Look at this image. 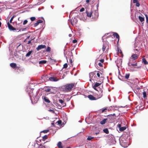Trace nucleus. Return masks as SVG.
<instances>
[{"instance_id":"1","label":"nucleus","mask_w":148,"mask_h":148,"mask_svg":"<svg viewBox=\"0 0 148 148\" xmlns=\"http://www.w3.org/2000/svg\"><path fill=\"white\" fill-rule=\"evenodd\" d=\"M74 84L71 83L66 84L65 85V90L67 92L71 91L74 86Z\"/></svg>"},{"instance_id":"2","label":"nucleus","mask_w":148,"mask_h":148,"mask_svg":"<svg viewBox=\"0 0 148 148\" xmlns=\"http://www.w3.org/2000/svg\"><path fill=\"white\" fill-rule=\"evenodd\" d=\"M98 88L99 90H97V92L95 94V96L96 97L97 99L101 98L103 95V90L99 87Z\"/></svg>"},{"instance_id":"3","label":"nucleus","mask_w":148,"mask_h":148,"mask_svg":"<svg viewBox=\"0 0 148 148\" xmlns=\"http://www.w3.org/2000/svg\"><path fill=\"white\" fill-rule=\"evenodd\" d=\"M109 49V46L108 43L107 42H105L103 43V47L102 48V49L103 51H105L106 49V51H108Z\"/></svg>"},{"instance_id":"4","label":"nucleus","mask_w":148,"mask_h":148,"mask_svg":"<svg viewBox=\"0 0 148 148\" xmlns=\"http://www.w3.org/2000/svg\"><path fill=\"white\" fill-rule=\"evenodd\" d=\"M95 72H96V71L94 72H91L90 73L89 76L90 78V81H91L92 79L94 81V78H95V77H97L95 74Z\"/></svg>"},{"instance_id":"5","label":"nucleus","mask_w":148,"mask_h":148,"mask_svg":"<svg viewBox=\"0 0 148 148\" xmlns=\"http://www.w3.org/2000/svg\"><path fill=\"white\" fill-rule=\"evenodd\" d=\"M117 127L119 129V130L120 132H122L126 130V127H121V125L120 123H119L117 125Z\"/></svg>"},{"instance_id":"6","label":"nucleus","mask_w":148,"mask_h":148,"mask_svg":"<svg viewBox=\"0 0 148 148\" xmlns=\"http://www.w3.org/2000/svg\"><path fill=\"white\" fill-rule=\"evenodd\" d=\"M101 83H99L97 82L95 83L94 85L93 86L92 88L96 90H98L96 88L97 87H99L101 85Z\"/></svg>"},{"instance_id":"7","label":"nucleus","mask_w":148,"mask_h":148,"mask_svg":"<svg viewBox=\"0 0 148 148\" xmlns=\"http://www.w3.org/2000/svg\"><path fill=\"white\" fill-rule=\"evenodd\" d=\"M132 61V59H129V62L128 63V64L129 66H137V63H135L134 64V62L133 63H132L131 61Z\"/></svg>"},{"instance_id":"8","label":"nucleus","mask_w":148,"mask_h":148,"mask_svg":"<svg viewBox=\"0 0 148 148\" xmlns=\"http://www.w3.org/2000/svg\"><path fill=\"white\" fill-rule=\"evenodd\" d=\"M88 97L91 100H95L97 99L96 96L95 97L92 95H89Z\"/></svg>"},{"instance_id":"9","label":"nucleus","mask_w":148,"mask_h":148,"mask_svg":"<svg viewBox=\"0 0 148 148\" xmlns=\"http://www.w3.org/2000/svg\"><path fill=\"white\" fill-rule=\"evenodd\" d=\"M7 24L8 27L10 30H14L16 29L14 27L11 25H10L9 22H8Z\"/></svg>"},{"instance_id":"10","label":"nucleus","mask_w":148,"mask_h":148,"mask_svg":"<svg viewBox=\"0 0 148 148\" xmlns=\"http://www.w3.org/2000/svg\"><path fill=\"white\" fill-rule=\"evenodd\" d=\"M46 47V46L45 45H41L38 46V47L36 48V49L37 51H39L41 49L45 48Z\"/></svg>"},{"instance_id":"11","label":"nucleus","mask_w":148,"mask_h":148,"mask_svg":"<svg viewBox=\"0 0 148 148\" xmlns=\"http://www.w3.org/2000/svg\"><path fill=\"white\" fill-rule=\"evenodd\" d=\"M138 56L136 54L132 55L131 56V58H130V59H133L134 60H135L136 59H137L138 58Z\"/></svg>"},{"instance_id":"12","label":"nucleus","mask_w":148,"mask_h":148,"mask_svg":"<svg viewBox=\"0 0 148 148\" xmlns=\"http://www.w3.org/2000/svg\"><path fill=\"white\" fill-rule=\"evenodd\" d=\"M113 36L114 37H116V38H118V41H119V34L117 33L116 32L113 33Z\"/></svg>"},{"instance_id":"13","label":"nucleus","mask_w":148,"mask_h":148,"mask_svg":"<svg viewBox=\"0 0 148 148\" xmlns=\"http://www.w3.org/2000/svg\"><path fill=\"white\" fill-rule=\"evenodd\" d=\"M42 22L43 21L42 20H39L37 21V22L34 24V27H36L39 24V23H42Z\"/></svg>"},{"instance_id":"14","label":"nucleus","mask_w":148,"mask_h":148,"mask_svg":"<svg viewBox=\"0 0 148 148\" xmlns=\"http://www.w3.org/2000/svg\"><path fill=\"white\" fill-rule=\"evenodd\" d=\"M49 79L51 81H57L58 80V79L56 78L52 77H50L49 78Z\"/></svg>"},{"instance_id":"15","label":"nucleus","mask_w":148,"mask_h":148,"mask_svg":"<svg viewBox=\"0 0 148 148\" xmlns=\"http://www.w3.org/2000/svg\"><path fill=\"white\" fill-rule=\"evenodd\" d=\"M58 124V125H60V126H61L62 127L64 125L63 123H62V121L61 120H59L56 123Z\"/></svg>"},{"instance_id":"16","label":"nucleus","mask_w":148,"mask_h":148,"mask_svg":"<svg viewBox=\"0 0 148 148\" xmlns=\"http://www.w3.org/2000/svg\"><path fill=\"white\" fill-rule=\"evenodd\" d=\"M86 13L87 16L88 17H91L92 14V11L90 12H88L86 11Z\"/></svg>"},{"instance_id":"17","label":"nucleus","mask_w":148,"mask_h":148,"mask_svg":"<svg viewBox=\"0 0 148 148\" xmlns=\"http://www.w3.org/2000/svg\"><path fill=\"white\" fill-rule=\"evenodd\" d=\"M10 66L13 68H15L16 67V64L14 63H12L10 64Z\"/></svg>"},{"instance_id":"18","label":"nucleus","mask_w":148,"mask_h":148,"mask_svg":"<svg viewBox=\"0 0 148 148\" xmlns=\"http://www.w3.org/2000/svg\"><path fill=\"white\" fill-rule=\"evenodd\" d=\"M107 119H103L100 121V124L101 125H103L105 124L106 123Z\"/></svg>"},{"instance_id":"19","label":"nucleus","mask_w":148,"mask_h":148,"mask_svg":"<svg viewBox=\"0 0 148 148\" xmlns=\"http://www.w3.org/2000/svg\"><path fill=\"white\" fill-rule=\"evenodd\" d=\"M44 101L47 103H50L51 102V101L48 99V97H44Z\"/></svg>"},{"instance_id":"20","label":"nucleus","mask_w":148,"mask_h":148,"mask_svg":"<svg viewBox=\"0 0 148 148\" xmlns=\"http://www.w3.org/2000/svg\"><path fill=\"white\" fill-rule=\"evenodd\" d=\"M57 145L59 148H63L61 142H59L57 144Z\"/></svg>"},{"instance_id":"21","label":"nucleus","mask_w":148,"mask_h":148,"mask_svg":"<svg viewBox=\"0 0 148 148\" xmlns=\"http://www.w3.org/2000/svg\"><path fill=\"white\" fill-rule=\"evenodd\" d=\"M142 62L143 63L145 64H148V62L146 61V60L145 58H143L142 59Z\"/></svg>"},{"instance_id":"22","label":"nucleus","mask_w":148,"mask_h":148,"mask_svg":"<svg viewBox=\"0 0 148 148\" xmlns=\"http://www.w3.org/2000/svg\"><path fill=\"white\" fill-rule=\"evenodd\" d=\"M103 131L104 133H106L107 134H108L109 133V131L107 128L104 129L103 130Z\"/></svg>"},{"instance_id":"23","label":"nucleus","mask_w":148,"mask_h":148,"mask_svg":"<svg viewBox=\"0 0 148 148\" xmlns=\"http://www.w3.org/2000/svg\"><path fill=\"white\" fill-rule=\"evenodd\" d=\"M47 62V61L46 60H40V61H39V64H45Z\"/></svg>"},{"instance_id":"24","label":"nucleus","mask_w":148,"mask_h":148,"mask_svg":"<svg viewBox=\"0 0 148 148\" xmlns=\"http://www.w3.org/2000/svg\"><path fill=\"white\" fill-rule=\"evenodd\" d=\"M138 18L140 21L141 22L144 21V17H143L140 16H139L138 17Z\"/></svg>"},{"instance_id":"25","label":"nucleus","mask_w":148,"mask_h":148,"mask_svg":"<svg viewBox=\"0 0 148 148\" xmlns=\"http://www.w3.org/2000/svg\"><path fill=\"white\" fill-rule=\"evenodd\" d=\"M100 74H102L99 71H97V77L99 78H100V77H100Z\"/></svg>"},{"instance_id":"26","label":"nucleus","mask_w":148,"mask_h":148,"mask_svg":"<svg viewBox=\"0 0 148 148\" xmlns=\"http://www.w3.org/2000/svg\"><path fill=\"white\" fill-rule=\"evenodd\" d=\"M32 52V51H29L28 53H27L26 55V57H28L30 56V55H31Z\"/></svg>"},{"instance_id":"27","label":"nucleus","mask_w":148,"mask_h":148,"mask_svg":"<svg viewBox=\"0 0 148 148\" xmlns=\"http://www.w3.org/2000/svg\"><path fill=\"white\" fill-rule=\"evenodd\" d=\"M130 74L129 73L126 74L125 76V79H128L129 77Z\"/></svg>"},{"instance_id":"28","label":"nucleus","mask_w":148,"mask_h":148,"mask_svg":"<svg viewBox=\"0 0 148 148\" xmlns=\"http://www.w3.org/2000/svg\"><path fill=\"white\" fill-rule=\"evenodd\" d=\"M47 135H45L42 137V140L45 141V140L47 138Z\"/></svg>"},{"instance_id":"29","label":"nucleus","mask_w":148,"mask_h":148,"mask_svg":"<svg viewBox=\"0 0 148 148\" xmlns=\"http://www.w3.org/2000/svg\"><path fill=\"white\" fill-rule=\"evenodd\" d=\"M107 110V108H106L104 109H102L101 110V112L103 113L104 112H106Z\"/></svg>"},{"instance_id":"30","label":"nucleus","mask_w":148,"mask_h":148,"mask_svg":"<svg viewBox=\"0 0 148 148\" xmlns=\"http://www.w3.org/2000/svg\"><path fill=\"white\" fill-rule=\"evenodd\" d=\"M33 90L32 92H30L29 93V96L30 98H31V97H32L34 96V95L33 94Z\"/></svg>"},{"instance_id":"31","label":"nucleus","mask_w":148,"mask_h":148,"mask_svg":"<svg viewBox=\"0 0 148 148\" xmlns=\"http://www.w3.org/2000/svg\"><path fill=\"white\" fill-rule=\"evenodd\" d=\"M94 138L93 137H92L91 136H89L88 137L87 140H90L92 139H93Z\"/></svg>"},{"instance_id":"32","label":"nucleus","mask_w":148,"mask_h":148,"mask_svg":"<svg viewBox=\"0 0 148 148\" xmlns=\"http://www.w3.org/2000/svg\"><path fill=\"white\" fill-rule=\"evenodd\" d=\"M68 66V64H67V63H65V64L64 65H63V69H64V68H67Z\"/></svg>"},{"instance_id":"33","label":"nucleus","mask_w":148,"mask_h":148,"mask_svg":"<svg viewBox=\"0 0 148 148\" xmlns=\"http://www.w3.org/2000/svg\"><path fill=\"white\" fill-rule=\"evenodd\" d=\"M30 20L32 21H33L36 20V18L34 17H32L30 18Z\"/></svg>"},{"instance_id":"34","label":"nucleus","mask_w":148,"mask_h":148,"mask_svg":"<svg viewBox=\"0 0 148 148\" xmlns=\"http://www.w3.org/2000/svg\"><path fill=\"white\" fill-rule=\"evenodd\" d=\"M143 97L145 98L146 97V93L144 91L143 92Z\"/></svg>"},{"instance_id":"35","label":"nucleus","mask_w":148,"mask_h":148,"mask_svg":"<svg viewBox=\"0 0 148 148\" xmlns=\"http://www.w3.org/2000/svg\"><path fill=\"white\" fill-rule=\"evenodd\" d=\"M50 51H51L50 48L49 47H48L46 50V51L47 52H50Z\"/></svg>"},{"instance_id":"36","label":"nucleus","mask_w":148,"mask_h":148,"mask_svg":"<svg viewBox=\"0 0 148 148\" xmlns=\"http://www.w3.org/2000/svg\"><path fill=\"white\" fill-rule=\"evenodd\" d=\"M15 16V15H13L11 18L10 21V23H12V21L13 20V18Z\"/></svg>"},{"instance_id":"37","label":"nucleus","mask_w":148,"mask_h":148,"mask_svg":"<svg viewBox=\"0 0 148 148\" xmlns=\"http://www.w3.org/2000/svg\"><path fill=\"white\" fill-rule=\"evenodd\" d=\"M115 116V113H114L113 114H109L108 115V117H111L112 116Z\"/></svg>"},{"instance_id":"38","label":"nucleus","mask_w":148,"mask_h":148,"mask_svg":"<svg viewBox=\"0 0 148 148\" xmlns=\"http://www.w3.org/2000/svg\"><path fill=\"white\" fill-rule=\"evenodd\" d=\"M49 131V130H44L41 132H43L44 133H46L48 132Z\"/></svg>"},{"instance_id":"39","label":"nucleus","mask_w":148,"mask_h":148,"mask_svg":"<svg viewBox=\"0 0 148 148\" xmlns=\"http://www.w3.org/2000/svg\"><path fill=\"white\" fill-rule=\"evenodd\" d=\"M58 101L59 102V103H61V104H62L64 102V101L61 99H59Z\"/></svg>"},{"instance_id":"40","label":"nucleus","mask_w":148,"mask_h":148,"mask_svg":"<svg viewBox=\"0 0 148 148\" xmlns=\"http://www.w3.org/2000/svg\"><path fill=\"white\" fill-rule=\"evenodd\" d=\"M135 3H136V6L139 7L140 6V4L138 2H136Z\"/></svg>"},{"instance_id":"41","label":"nucleus","mask_w":148,"mask_h":148,"mask_svg":"<svg viewBox=\"0 0 148 148\" xmlns=\"http://www.w3.org/2000/svg\"><path fill=\"white\" fill-rule=\"evenodd\" d=\"M51 90V89L49 88H47V89H45V91L47 92H50Z\"/></svg>"},{"instance_id":"42","label":"nucleus","mask_w":148,"mask_h":148,"mask_svg":"<svg viewBox=\"0 0 148 148\" xmlns=\"http://www.w3.org/2000/svg\"><path fill=\"white\" fill-rule=\"evenodd\" d=\"M28 22V21L27 20H25L23 22V25H25V24H27V23Z\"/></svg>"},{"instance_id":"43","label":"nucleus","mask_w":148,"mask_h":148,"mask_svg":"<svg viewBox=\"0 0 148 148\" xmlns=\"http://www.w3.org/2000/svg\"><path fill=\"white\" fill-rule=\"evenodd\" d=\"M85 10V9L84 8H82L81 9H80L79 11L80 12H82L84 11Z\"/></svg>"},{"instance_id":"44","label":"nucleus","mask_w":148,"mask_h":148,"mask_svg":"<svg viewBox=\"0 0 148 148\" xmlns=\"http://www.w3.org/2000/svg\"><path fill=\"white\" fill-rule=\"evenodd\" d=\"M98 65L100 67L103 66V65L101 63L99 62L98 63Z\"/></svg>"},{"instance_id":"45","label":"nucleus","mask_w":148,"mask_h":148,"mask_svg":"<svg viewBox=\"0 0 148 148\" xmlns=\"http://www.w3.org/2000/svg\"><path fill=\"white\" fill-rule=\"evenodd\" d=\"M34 39H31V40H29V41H28V43H27V44H29L31 43V41L33 40Z\"/></svg>"},{"instance_id":"46","label":"nucleus","mask_w":148,"mask_h":148,"mask_svg":"<svg viewBox=\"0 0 148 148\" xmlns=\"http://www.w3.org/2000/svg\"><path fill=\"white\" fill-rule=\"evenodd\" d=\"M145 16L146 18V22H147V23L148 21V16H147V15H145Z\"/></svg>"},{"instance_id":"47","label":"nucleus","mask_w":148,"mask_h":148,"mask_svg":"<svg viewBox=\"0 0 148 148\" xmlns=\"http://www.w3.org/2000/svg\"><path fill=\"white\" fill-rule=\"evenodd\" d=\"M77 42V40L76 39L73 40V43H75Z\"/></svg>"},{"instance_id":"48","label":"nucleus","mask_w":148,"mask_h":148,"mask_svg":"<svg viewBox=\"0 0 148 148\" xmlns=\"http://www.w3.org/2000/svg\"><path fill=\"white\" fill-rule=\"evenodd\" d=\"M49 112H51L53 113H54L55 112V111L51 109L49 110Z\"/></svg>"},{"instance_id":"49","label":"nucleus","mask_w":148,"mask_h":148,"mask_svg":"<svg viewBox=\"0 0 148 148\" xmlns=\"http://www.w3.org/2000/svg\"><path fill=\"white\" fill-rule=\"evenodd\" d=\"M26 28H22L20 30H19L18 32L19 31H20L21 30L22 31H23L24 30H26Z\"/></svg>"},{"instance_id":"50","label":"nucleus","mask_w":148,"mask_h":148,"mask_svg":"<svg viewBox=\"0 0 148 148\" xmlns=\"http://www.w3.org/2000/svg\"><path fill=\"white\" fill-rule=\"evenodd\" d=\"M99 61L101 62V63H103V62L104 61V59H102L100 60Z\"/></svg>"},{"instance_id":"51","label":"nucleus","mask_w":148,"mask_h":148,"mask_svg":"<svg viewBox=\"0 0 148 148\" xmlns=\"http://www.w3.org/2000/svg\"><path fill=\"white\" fill-rule=\"evenodd\" d=\"M138 2V0H133V2L134 3H135L136 2Z\"/></svg>"},{"instance_id":"52","label":"nucleus","mask_w":148,"mask_h":148,"mask_svg":"<svg viewBox=\"0 0 148 148\" xmlns=\"http://www.w3.org/2000/svg\"><path fill=\"white\" fill-rule=\"evenodd\" d=\"M135 50L137 51V52H138V51L139 50V49L138 48L136 49H134Z\"/></svg>"},{"instance_id":"53","label":"nucleus","mask_w":148,"mask_h":148,"mask_svg":"<svg viewBox=\"0 0 148 148\" xmlns=\"http://www.w3.org/2000/svg\"><path fill=\"white\" fill-rule=\"evenodd\" d=\"M86 3H88L90 2V0H86Z\"/></svg>"},{"instance_id":"54","label":"nucleus","mask_w":148,"mask_h":148,"mask_svg":"<svg viewBox=\"0 0 148 148\" xmlns=\"http://www.w3.org/2000/svg\"><path fill=\"white\" fill-rule=\"evenodd\" d=\"M70 62L71 63H72V60H71V59L70 60Z\"/></svg>"},{"instance_id":"55","label":"nucleus","mask_w":148,"mask_h":148,"mask_svg":"<svg viewBox=\"0 0 148 148\" xmlns=\"http://www.w3.org/2000/svg\"><path fill=\"white\" fill-rule=\"evenodd\" d=\"M72 36V35L71 34H69V36L70 37H71Z\"/></svg>"},{"instance_id":"56","label":"nucleus","mask_w":148,"mask_h":148,"mask_svg":"<svg viewBox=\"0 0 148 148\" xmlns=\"http://www.w3.org/2000/svg\"><path fill=\"white\" fill-rule=\"evenodd\" d=\"M99 134V132H97V133H95V134L97 135L98 134Z\"/></svg>"},{"instance_id":"57","label":"nucleus","mask_w":148,"mask_h":148,"mask_svg":"<svg viewBox=\"0 0 148 148\" xmlns=\"http://www.w3.org/2000/svg\"><path fill=\"white\" fill-rule=\"evenodd\" d=\"M26 40H27V39H25L24 40V42H26Z\"/></svg>"},{"instance_id":"58","label":"nucleus","mask_w":148,"mask_h":148,"mask_svg":"<svg viewBox=\"0 0 148 148\" xmlns=\"http://www.w3.org/2000/svg\"><path fill=\"white\" fill-rule=\"evenodd\" d=\"M29 37H30V36H27V38L26 39H28V38H29Z\"/></svg>"},{"instance_id":"59","label":"nucleus","mask_w":148,"mask_h":148,"mask_svg":"<svg viewBox=\"0 0 148 148\" xmlns=\"http://www.w3.org/2000/svg\"><path fill=\"white\" fill-rule=\"evenodd\" d=\"M44 77H45V76H43L42 77V79H43V78H44Z\"/></svg>"},{"instance_id":"60","label":"nucleus","mask_w":148,"mask_h":148,"mask_svg":"<svg viewBox=\"0 0 148 148\" xmlns=\"http://www.w3.org/2000/svg\"><path fill=\"white\" fill-rule=\"evenodd\" d=\"M1 22L0 21V27H1Z\"/></svg>"},{"instance_id":"61","label":"nucleus","mask_w":148,"mask_h":148,"mask_svg":"<svg viewBox=\"0 0 148 148\" xmlns=\"http://www.w3.org/2000/svg\"><path fill=\"white\" fill-rule=\"evenodd\" d=\"M132 62H133V60H132V61H131V63H133Z\"/></svg>"},{"instance_id":"62","label":"nucleus","mask_w":148,"mask_h":148,"mask_svg":"<svg viewBox=\"0 0 148 148\" xmlns=\"http://www.w3.org/2000/svg\"><path fill=\"white\" fill-rule=\"evenodd\" d=\"M120 51H121V53H122L121 51V50H120Z\"/></svg>"},{"instance_id":"63","label":"nucleus","mask_w":148,"mask_h":148,"mask_svg":"<svg viewBox=\"0 0 148 148\" xmlns=\"http://www.w3.org/2000/svg\"><path fill=\"white\" fill-rule=\"evenodd\" d=\"M52 125H53V123H52Z\"/></svg>"},{"instance_id":"64","label":"nucleus","mask_w":148,"mask_h":148,"mask_svg":"<svg viewBox=\"0 0 148 148\" xmlns=\"http://www.w3.org/2000/svg\"><path fill=\"white\" fill-rule=\"evenodd\" d=\"M67 148H70V147H68Z\"/></svg>"}]
</instances>
